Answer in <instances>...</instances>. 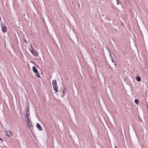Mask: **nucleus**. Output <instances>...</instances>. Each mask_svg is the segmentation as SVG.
Masks as SVG:
<instances>
[{
    "instance_id": "1",
    "label": "nucleus",
    "mask_w": 148,
    "mask_h": 148,
    "mask_svg": "<svg viewBox=\"0 0 148 148\" xmlns=\"http://www.w3.org/2000/svg\"><path fill=\"white\" fill-rule=\"evenodd\" d=\"M30 52L32 53L33 55L36 57L38 55V52L31 46V48L29 49Z\"/></svg>"
},
{
    "instance_id": "2",
    "label": "nucleus",
    "mask_w": 148,
    "mask_h": 148,
    "mask_svg": "<svg viewBox=\"0 0 148 148\" xmlns=\"http://www.w3.org/2000/svg\"><path fill=\"white\" fill-rule=\"evenodd\" d=\"M52 83L54 91L56 92H58V89L56 80H53L52 81Z\"/></svg>"
},
{
    "instance_id": "3",
    "label": "nucleus",
    "mask_w": 148,
    "mask_h": 148,
    "mask_svg": "<svg viewBox=\"0 0 148 148\" xmlns=\"http://www.w3.org/2000/svg\"><path fill=\"white\" fill-rule=\"evenodd\" d=\"M27 119L25 118V120L26 121V123L29 128L30 129L31 127H33L32 124V121L30 120V117L26 118Z\"/></svg>"
},
{
    "instance_id": "4",
    "label": "nucleus",
    "mask_w": 148,
    "mask_h": 148,
    "mask_svg": "<svg viewBox=\"0 0 148 148\" xmlns=\"http://www.w3.org/2000/svg\"><path fill=\"white\" fill-rule=\"evenodd\" d=\"M6 134L8 137H10L12 135V132L9 130L7 131L6 132Z\"/></svg>"
},
{
    "instance_id": "5",
    "label": "nucleus",
    "mask_w": 148,
    "mask_h": 148,
    "mask_svg": "<svg viewBox=\"0 0 148 148\" xmlns=\"http://www.w3.org/2000/svg\"><path fill=\"white\" fill-rule=\"evenodd\" d=\"M1 27L2 31L4 33L6 31V28L5 26L2 25Z\"/></svg>"
},
{
    "instance_id": "6",
    "label": "nucleus",
    "mask_w": 148,
    "mask_h": 148,
    "mask_svg": "<svg viewBox=\"0 0 148 148\" xmlns=\"http://www.w3.org/2000/svg\"><path fill=\"white\" fill-rule=\"evenodd\" d=\"M36 126L37 128L40 131L42 130V127H41V125L39 123L37 124Z\"/></svg>"
},
{
    "instance_id": "7",
    "label": "nucleus",
    "mask_w": 148,
    "mask_h": 148,
    "mask_svg": "<svg viewBox=\"0 0 148 148\" xmlns=\"http://www.w3.org/2000/svg\"><path fill=\"white\" fill-rule=\"evenodd\" d=\"M32 70L35 73H37L38 72V71L37 69H36V67L34 66L32 67Z\"/></svg>"
},
{
    "instance_id": "8",
    "label": "nucleus",
    "mask_w": 148,
    "mask_h": 148,
    "mask_svg": "<svg viewBox=\"0 0 148 148\" xmlns=\"http://www.w3.org/2000/svg\"><path fill=\"white\" fill-rule=\"evenodd\" d=\"M136 80L138 81H140L141 80V79L140 76H137L136 78Z\"/></svg>"
},
{
    "instance_id": "9",
    "label": "nucleus",
    "mask_w": 148,
    "mask_h": 148,
    "mask_svg": "<svg viewBox=\"0 0 148 148\" xmlns=\"http://www.w3.org/2000/svg\"><path fill=\"white\" fill-rule=\"evenodd\" d=\"M29 113L27 112H26V118L30 117Z\"/></svg>"
},
{
    "instance_id": "10",
    "label": "nucleus",
    "mask_w": 148,
    "mask_h": 148,
    "mask_svg": "<svg viewBox=\"0 0 148 148\" xmlns=\"http://www.w3.org/2000/svg\"><path fill=\"white\" fill-rule=\"evenodd\" d=\"M36 73V76L38 78L40 77V75L38 73V72H37V73Z\"/></svg>"
},
{
    "instance_id": "11",
    "label": "nucleus",
    "mask_w": 148,
    "mask_h": 148,
    "mask_svg": "<svg viewBox=\"0 0 148 148\" xmlns=\"http://www.w3.org/2000/svg\"><path fill=\"white\" fill-rule=\"evenodd\" d=\"M26 112L29 113V107H27L26 108Z\"/></svg>"
},
{
    "instance_id": "12",
    "label": "nucleus",
    "mask_w": 148,
    "mask_h": 148,
    "mask_svg": "<svg viewBox=\"0 0 148 148\" xmlns=\"http://www.w3.org/2000/svg\"><path fill=\"white\" fill-rule=\"evenodd\" d=\"M134 101L135 103H136L137 104H138V100L137 99H135L134 100Z\"/></svg>"
},
{
    "instance_id": "13",
    "label": "nucleus",
    "mask_w": 148,
    "mask_h": 148,
    "mask_svg": "<svg viewBox=\"0 0 148 148\" xmlns=\"http://www.w3.org/2000/svg\"><path fill=\"white\" fill-rule=\"evenodd\" d=\"M0 140H1V142L3 141V140L0 137Z\"/></svg>"
},
{
    "instance_id": "14",
    "label": "nucleus",
    "mask_w": 148,
    "mask_h": 148,
    "mask_svg": "<svg viewBox=\"0 0 148 148\" xmlns=\"http://www.w3.org/2000/svg\"><path fill=\"white\" fill-rule=\"evenodd\" d=\"M115 148H118L117 146H115Z\"/></svg>"
},
{
    "instance_id": "15",
    "label": "nucleus",
    "mask_w": 148,
    "mask_h": 148,
    "mask_svg": "<svg viewBox=\"0 0 148 148\" xmlns=\"http://www.w3.org/2000/svg\"><path fill=\"white\" fill-rule=\"evenodd\" d=\"M119 2V1L117 2V5L119 4V2Z\"/></svg>"
},
{
    "instance_id": "16",
    "label": "nucleus",
    "mask_w": 148,
    "mask_h": 148,
    "mask_svg": "<svg viewBox=\"0 0 148 148\" xmlns=\"http://www.w3.org/2000/svg\"><path fill=\"white\" fill-rule=\"evenodd\" d=\"M116 1L117 2H118L119 1V0H116Z\"/></svg>"
},
{
    "instance_id": "17",
    "label": "nucleus",
    "mask_w": 148,
    "mask_h": 148,
    "mask_svg": "<svg viewBox=\"0 0 148 148\" xmlns=\"http://www.w3.org/2000/svg\"><path fill=\"white\" fill-rule=\"evenodd\" d=\"M63 93H65V92H64V91H63Z\"/></svg>"
}]
</instances>
